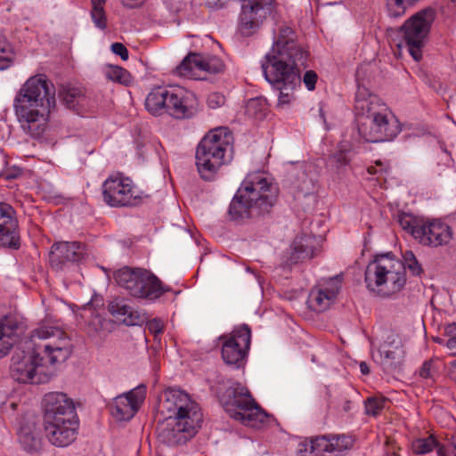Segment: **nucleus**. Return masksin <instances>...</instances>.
<instances>
[{
  "label": "nucleus",
  "mask_w": 456,
  "mask_h": 456,
  "mask_svg": "<svg viewBox=\"0 0 456 456\" xmlns=\"http://www.w3.org/2000/svg\"><path fill=\"white\" fill-rule=\"evenodd\" d=\"M71 353L70 338L61 329L41 326L24 342V349L15 351L11 376L20 383H45L54 374L53 366L64 362Z\"/></svg>",
  "instance_id": "obj_1"
},
{
  "label": "nucleus",
  "mask_w": 456,
  "mask_h": 456,
  "mask_svg": "<svg viewBox=\"0 0 456 456\" xmlns=\"http://www.w3.org/2000/svg\"><path fill=\"white\" fill-rule=\"evenodd\" d=\"M308 52L298 42L293 28L277 23L273 29V45L261 67L264 76L279 91V105L294 100V91L300 86V69L306 66Z\"/></svg>",
  "instance_id": "obj_2"
},
{
  "label": "nucleus",
  "mask_w": 456,
  "mask_h": 456,
  "mask_svg": "<svg viewBox=\"0 0 456 456\" xmlns=\"http://www.w3.org/2000/svg\"><path fill=\"white\" fill-rule=\"evenodd\" d=\"M55 108V88L43 74L27 79L13 99V109L22 130L35 138L45 134Z\"/></svg>",
  "instance_id": "obj_3"
},
{
  "label": "nucleus",
  "mask_w": 456,
  "mask_h": 456,
  "mask_svg": "<svg viewBox=\"0 0 456 456\" xmlns=\"http://www.w3.org/2000/svg\"><path fill=\"white\" fill-rule=\"evenodd\" d=\"M278 194L279 188L268 174L249 173L229 206V216L232 220L242 221L268 214L276 203Z\"/></svg>",
  "instance_id": "obj_4"
},
{
  "label": "nucleus",
  "mask_w": 456,
  "mask_h": 456,
  "mask_svg": "<svg viewBox=\"0 0 456 456\" xmlns=\"http://www.w3.org/2000/svg\"><path fill=\"white\" fill-rule=\"evenodd\" d=\"M146 110L155 116L164 113L176 119L191 118L200 110L196 94L178 86L153 88L145 99Z\"/></svg>",
  "instance_id": "obj_5"
},
{
  "label": "nucleus",
  "mask_w": 456,
  "mask_h": 456,
  "mask_svg": "<svg viewBox=\"0 0 456 456\" xmlns=\"http://www.w3.org/2000/svg\"><path fill=\"white\" fill-rule=\"evenodd\" d=\"M219 400L231 418L247 427L260 429L269 422L268 414L240 383L232 382L224 393L220 391Z\"/></svg>",
  "instance_id": "obj_6"
},
{
  "label": "nucleus",
  "mask_w": 456,
  "mask_h": 456,
  "mask_svg": "<svg viewBox=\"0 0 456 456\" xmlns=\"http://www.w3.org/2000/svg\"><path fill=\"white\" fill-rule=\"evenodd\" d=\"M367 288L380 297H390L400 291L406 283L404 265L389 254L377 256L365 271Z\"/></svg>",
  "instance_id": "obj_7"
},
{
  "label": "nucleus",
  "mask_w": 456,
  "mask_h": 456,
  "mask_svg": "<svg viewBox=\"0 0 456 456\" xmlns=\"http://www.w3.org/2000/svg\"><path fill=\"white\" fill-rule=\"evenodd\" d=\"M163 396L162 408L174 415L173 431L184 434V439L194 436L202 421L199 405L178 388H167Z\"/></svg>",
  "instance_id": "obj_8"
},
{
  "label": "nucleus",
  "mask_w": 456,
  "mask_h": 456,
  "mask_svg": "<svg viewBox=\"0 0 456 456\" xmlns=\"http://www.w3.org/2000/svg\"><path fill=\"white\" fill-rule=\"evenodd\" d=\"M436 18L433 8H426L412 15L403 26V36L411 56L419 61L432 23Z\"/></svg>",
  "instance_id": "obj_9"
},
{
  "label": "nucleus",
  "mask_w": 456,
  "mask_h": 456,
  "mask_svg": "<svg viewBox=\"0 0 456 456\" xmlns=\"http://www.w3.org/2000/svg\"><path fill=\"white\" fill-rule=\"evenodd\" d=\"M359 134L370 142H389L394 140L401 131L400 123L387 109L376 115L359 121Z\"/></svg>",
  "instance_id": "obj_10"
},
{
  "label": "nucleus",
  "mask_w": 456,
  "mask_h": 456,
  "mask_svg": "<svg viewBox=\"0 0 456 456\" xmlns=\"http://www.w3.org/2000/svg\"><path fill=\"white\" fill-rule=\"evenodd\" d=\"M103 201L114 208L133 207L141 202V192L120 173L110 175L102 185Z\"/></svg>",
  "instance_id": "obj_11"
},
{
  "label": "nucleus",
  "mask_w": 456,
  "mask_h": 456,
  "mask_svg": "<svg viewBox=\"0 0 456 456\" xmlns=\"http://www.w3.org/2000/svg\"><path fill=\"white\" fill-rule=\"evenodd\" d=\"M275 0H242L238 29L243 37L255 35L276 10Z\"/></svg>",
  "instance_id": "obj_12"
},
{
  "label": "nucleus",
  "mask_w": 456,
  "mask_h": 456,
  "mask_svg": "<svg viewBox=\"0 0 456 456\" xmlns=\"http://www.w3.org/2000/svg\"><path fill=\"white\" fill-rule=\"evenodd\" d=\"M224 340L222 357L228 365L239 368L244 362L250 347L251 330L247 324L237 326L229 335L220 338Z\"/></svg>",
  "instance_id": "obj_13"
},
{
  "label": "nucleus",
  "mask_w": 456,
  "mask_h": 456,
  "mask_svg": "<svg viewBox=\"0 0 456 456\" xmlns=\"http://www.w3.org/2000/svg\"><path fill=\"white\" fill-rule=\"evenodd\" d=\"M224 70V63L221 58L214 55L190 53L177 67L178 73L191 79H205L200 73L216 74Z\"/></svg>",
  "instance_id": "obj_14"
},
{
  "label": "nucleus",
  "mask_w": 456,
  "mask_h": 456,
  "mask_svg": "<svg viewBox=\"0 0 456 456\" xmlns=\"http://www.w3.org/2000/svg\"><path fill=\"white\" fill-rule=\"evenodd\" d=\"M44 423L77 418L73 400L62 392H50L43 401Z\"/></svg>",
  "instance_id": "obj_15"
},
{
  "label": "nucleus",
  "mask_w": 456,
  "mask_h": 456,
  "mask_svg": "<svg viewBox=\"0 0 456 456\" xmlns=\"http://www.w3.org/2000/svg\"><path fill=\"white\" fill-rule=\"evenodd\" d=\"M342 278L336 275L320 281L310 291L307 304L314 312H323L336 301L341 289Z\"/></svg>",
  "instance_id": "obj_16"
},
{
  "label": "nucleus",
  "mask_w": 456,
  "mask_h": 456,
  "mask_svg": "<svg viewBox=\"0 0 456 456\" xmlns=\"http://www.w3.org/2000/svg\"><path fill=\"white\" fill-rule=\"evenodd\" d=\"M415 233L420 244L432 248L446 246L453 237L452 227L440 219L424 220L420 231Z\"/></svg>",
  "instance_id": "obj_17"
},
{
  "label": "nucleus",
  "mask_w": 456,
  "mask_h": 456,
  "mask_svg": "<svg viewBox=\"0 0 456 456\" xmlns=\"http://www.w3.org/2000/svg\"><path fill=\"white\" fill-rule=\"evenodd\" d=\"M146 396V387L139 385L127 393L118 395L111 406V413L118 420H129L139 410Z\"/></svg>",
  "instance_id": "obj_18"
},
{
  "label": "nucleus",
  "mask_w": 456,
  "mask_h": 456,
  "mask_svg": "<svg viewBox=\"0 0 456 456\" xmlns=\"http://www.w3.org/2000/svg\"><path fill=\"white\" fill-rule=\"evenodd\" d=\"M45 433L51 444L63 448L70 445L77 438L78 419H67L44 423Z\"/></svg>",
  "instance_id": "obj_19"
},
{
  "label": "nucleus",
  "mask_w": 456,
  "mask_h": 456,
  "mask_svg": "<svg viewBox=\"0 0 456 456\" xmlns=\"http://www.w3.org/2000/svg\"><path fill=\"white\" fill-rule=\"evenodd\" d=\"M375 344L371 342V355L375 362L382 365L386 371L395 370L403 362L404 350L399 339L394 336L387 340L375 351Z\"/></svg>",
  "instance_id": "obj_20"
},
{
  "label": "nucleus",
  "mask_w": 456,
  "mask_h": 456,
  "mask_svg": "<svg viewBox=\"0 0 456 456\" xmlns=\"http://www.w3.org/2000/svg\"><path fill=\"white\" fill-rule=\"evenodd\" d=\"M83 256V248L77 242L61 241L54 243L49 253V264L55 271H62L77 262Z\"/></svg>",
  "instance_id": "obj_21"
},
{
  "label": "nucleus",
  "mask_w": 456,
  "mask_h": 456,
  "mask_svg": "<svg viewBox=\"0 0 456 456\" xmlns=\"http://www.w3.org/2000/svg\"><path fill=\"white\" fill-rule=\"evenodd\" d=\"M0 247L18 248L20 236L15 211L7 203H0Z\"/></svg>",
  "instance_id": "obj_22"
},
{
  "label": "nucleus",
  "mask_w": 456,
  "mask_h": 456,
  "mask_svg": "<svg viewBox=\"0 0 456 456\" xmlns=\"http://www.w3.org/2000/svg\"><path fill=\"white\" fill-rule=\"evenodd\" d=\"M232 134L226 128L219 127L206 134L199 145L230 161L232 158Z\"/></svg>",
  "instance_id": "obj_23"
},
{
  "label": "nucleus",
  "mask_w": 456,
  "mask_h": 456,
  "mask_svg": "<svg viewBox=\"0 0 456 456\" xmlns=\"http://www.w3.org/2000/svg\"><path fill=\"white\" fill-rule=\"evenodd\" d=\"M387 105L376 94H370L365 87H358L355 95L354 110L359 121L365 120L379 111H386Z\"/></svg>",
  "instance_id": "obj_24"
},
{
  "label": "nucleus",
  "mask_w": 456,
  "mask_h": 456,
  "mask_svg": "<svg viewBox=\"0 0 456 456\" xmlns=\"http://www.w3.org/2000/svg\"><path fill=\"white\" fill-rule=\"evenodd\" d=\"M227 162L229 160L226 159L198 145L196 150V166L202 179L206 181L213 180L218 169Z\"/></svg>",
  "instance_id": "obj_25"
},
{
  "label": "nucleus",
  "mask_w": 456,
  "mask_h": 456,
  "mask_svg": "<svg viewBox=\"0 0 456 456\" xmlns=\"http://www.w3.org/2000/svg\"><path fill=\"white\" fill-rule=\"evenodd\" d=\"M319 249V240L314 235L302 234L297 236L291 244L289 264L311 259Z\"/></svg>",
  "instance_id": "obj_26"
},
{
  "label": "nucleus",
  "mask_w": 456,
  "mask_h": 456,
  "mask_svg": "<svg viewBox=\"0 0 456 456\" xmlns=\"http://www.w3.org/2000/svg\"><path fill=\"white\" fill-rule=\"evenodd\" d=\"M18 440L22 450L28 453L37 454L42 451L40 430L34 423L26 424L20 428Z\"/></svg>",
  "instance_id": "obj_27"
},
{
  "label": "nucleus",
  "mask_w": 456,
  "mask_h": 456,
  "mask_svg": "<svg viewBox=\"0 0 456 456\" xmlns=\"http://www.w3.org/2000/svg\"><path fill=\"white\" fill-rule=\"evenodd\" d=\"M144 269L124 267L116 271L113 278L117 284L124 289L131 297H134L139 291V283Z\"/></svg>",
  "instance_id": "obj_28"
},
{
  "label": "nucleus",
  "mask_w": 456,
  "mask_h": 456,
  "mask_svg": "<svg viewBox=\"0 0 456 456\" xmlns=\"http://www.w3.org/2000/svg\"><path fill=\"white\" fill-rule=\"evenodd\" d=\"M139 283V291L135 298L146 299L154 302L163 296L166 289L163 288L160 281L151 272L144 269Z\"/></svg>",
  "instance_id": "obj_29"
},
{
  "label": "nucleus",
  "mask_w": 456,
  "mask_h": 456,
  "mask_svg": "<svg viewBox=\"0 0 456 456\" xmlns=\"http://www.w3.org/2000/svg\"><path fill=\"white\" fill-rule=\"evenodd\" d=\"M108 310L112 316L128 326L136 325L141 321L138 312L134 311L124 298H115L110 301L108 305Z\"/></svg>",
  "instance_id": "obj_30"
},
{
  "label": "nucleus",
  "mask_w": 456,
  "mask_h": 456,
  "mask_svg": "<svg viewBox=\"0 0 456 456\" xmlns=\"http://www.w3.org/2000/svg\"><path fill=\"white\" fill-rule=\"evenodd\" d=\"M18 323L12 318L0 320V358L6 355L15 342Z\"/></svg>",
  "instance_id": "obj_31"
},
{
  "label": "nucleus",
  "mask_w": 456,
  "mask_h": 456,
  "mask_svg": "<svg viewBox=\"0 0 456 456\" xmlns=\"http://www.w3.org/2000/svg\"><path fill=\"white\" fill-rule=\"evenodd\" d=\"M414 453L422 455L436 450L437 456H448L445 447L441 444L434 435L418 438L411 443Z\"/></svg>",
  "instance_id": "obj_32"
},
{
  "label": "nucleus",
  "mask_w": 456,
  "mask_h": 456,
  "mask_svg": "<svg viewBox=\"0 0 456 456\" xmlns=\"http://www.w3.org/2000/svg\"><path fill=\"white\" fill-rule=\"evenodd\" d=\"M59 94L63 103L69 109H75L80 102L86 99L83 91L75 87L62 88Z\"/></svg>",
  "instance_id": "obj_33"
},
{
  "label": "nucleus",
  "mask_w": 456,
  "mask_h": 456,
  "mask_svg": "<svg viewBox=\"0 0 456 456\" xmlns=\"http://www.w3.org/2000/svg\"><path fill=\"white\" fill-rule=\"evenodd\" d=\"M107 0H92L91 18L94 26L100 29L107 28V17L104 5Z\"/></svg>",
  "instance_id": "obj_34"
},
{
  "label": "nucleus",
  "mask_w": 456,
  "mask_h": 456,
  "mask_svg": "<svg viewBox=\"0 0 456 456\" xmlns=\"http://www.w3.org/2000/svg\"><path fill=\"white\" fill-rule=\"evenodd\" d=\"M424 220L418 219L411 214L403 213L398 217L400 226L409 232L416 240V231H420Z\"/></svg>",
  "instance_id": "obj_35"
},
{
  "label": "nucleus",
  "mask_w": 456,
  "mask_h": 456,
  "mask_svg": "<svg viewBox=\"0 0 456 456\" xmlns=\"http://www.w3.org/2000/svg\"><path fill=\"white\" fill-rule=\"evenodd\" d=\"M330 453L341 452L353 447L354 440L346 435L329 436Z\"/></svg>",
  "instance_id": "obj_36"
},
{
  "label": "nucleus",
  "mask_w": 456,
  "mask_h": 456,
  "mask_svg": "<svg viewBox=\"0 0 456 456\" xmlns=\"http://www.w3.org/2000/svg\"><path fill=\"white\" fill-rule=\"evenodd\" d=\"M106 77L110 80L126 86L132 82V77L130 73L119 66H110L106 70Z\"/></svg>",
  "instance_id": "obj_37"
},
{
  "label": "nucleus",
  "mask_w": 456,
  "mask_h": 456,
  "mask_svg": "<svg viewBox=\"0 0 456 456\" xmlns=\"http://www.w3.org/2000/svg\"><path fill=\"white\" fill-rule=\"evenodd\" d=\"M388 400L384 396H371L365 401V413L376 417L380 414Z\"/></svg>",
  "instance_id": "obj_38"
},
{
  "label": "nucleus",
  "mask_w": 456,
  "mask_h": 456,
  "mask_svg": "<svg viewBox=\"0 0 456 456\" xmlns=\"http://www.w3.org/2000/svg\"><path fill=\"white\" fill-rule=\"evenodd\" d=\"M13 55L11 45L6 39L0 38V69H5L10 67Z\"/></svg>",
  "instance_id": "obj_39"
},
{
  "label": "nucleus",
  "mask_w": 456,
  "mask_h": 456,
  "mask_svg": "<svg viewBox=\"0 0 456 456\" xmlns=\"http://www.w3.org/2000/svg\"><path fill=\"white\" fill-rule=\"evenodd\" d=\"M404 265V270L407 268L413 275H420L423 272V269L420 264L418 262L415 255L411 250H406L403 254Z\"/></svg>",
  "instance_id": "obj_40"
},
{
  "label": "nucleus",
  "mask_w": 456,
  "mask_h": 456,
  "mask_svg": "<svg viewBox=\"0 0 456 456\" xmlns=\"http://www.w3.org/2000/svg\"><path fill=\"white\" fill-rule=\"evenodd\" d=\"M350 161V151L346 148H340L330 159V164L334 165L337 168L346 166Z\"/></svg>",
  "instance_id": "obj_41"
},
{
  "label": "nucleus",
  "mask_w": 456,
  "mask_h": 456,
  "mask_svg": "<svg viewBox=\"0 0 456 456\" xmlns=\"http://www.w3.org/2000/svg\"><path fill=\"white\" fill-rule=\"evenodd\" d=\"M444 335L447 337L445 346L452 354L456 355V322L445 326Z\"/></svg>",
  "instance_id": "obj_42"
},
{
  "label": "nucleus",
  "mask_w": 456,
  "mask_h": 456,
  "mask_svg": "<svg viewBox=\"0 0 456 456\" xmlns=\"http://www.w3.org/2000/svg\"><path fill=\"white\" fill-rule=\"evenodd\" d=\"M312 441L316 456H320L324 452L330 453L329 436H317L315 438H312Z\"/></svg>",
  "instance_id": "obj_43"
},
{
  "label": "nucleus",
  "mask_w": 456,
  "mask_h": 456,
  "mask_svg": "<svg viewBox=\"0 0 456 456\" xmlns=\"http://www.w3.org/2000/svg\"><path fill=\"white\" fill-rule=\"evenodd\" d=\"M225 102V97L217 92H214L208 94L207 99L208 106L210 109H217L223 106Z\"/></svg>",
  "instance_id": "obj_44"
},
{
  "label": "nucleus",
  "mask_w": 456,
  "mask_h": 456,
  "mask_svg": "<svg viewBox=\"0 0 456 456\" xmlns=\"http://www.w3.org/2000/svg\"><path fill=\"white\" fill-rule=\"evenodd\" d=\"M297 454L298 456H316L312 438L298 444Z\"/></svg>",
  "instance_id": "obj_45"
},
{
  "label": "nucleus",
  "mask_w": 456,
  "mask_h": 456,
  "mask_svg": "<svg viewBox=\"0 0 456 456\" xmlns=\"http://www.w3.org/2000/svg\"><path fill=\"white\" fill-rule=\"evenodd\" d=\"M146 328L155 336V338H157L164 330V323L160 319L154 318L147 322Z\"/></svg>",
  "instance_id": "obj_46"
},
{
  "label": "nucleus",
  "mask_w": 456,
  "mask_h": 456,
  "mask_svg": "<svg viewBox=\"0 0 456 456\" xmlns=\"http://www.w3.org/2000/svg\"><path fill=\"white\" fill-rule=\"evenodd\" d=\"M318 79V76L314 70H307L303 77V83L309 91H313L315 88V85Z\"/></svg>",
  "instance_id": "obj_47"
},
{
  "label": "nucleus",
  "mask_w": 456,
  "mask_h": 456,
  "mask_svg": "<svg viewBox=\"0 0 456 456\" xmlns=\"http://www.w3.org/2000/svg\"><path fill=\"white\" fill-rule=\"evenodd\" d=\"M110 49L112 51L113 53H115L116 55H118L120 56V58L123 60V61H126L129 57L128 55V50L126 49V47L121 44V43H113L111 45H110Z\"/></svg>",
  "instance_id": "obj_48"
},
{
  "label": "nucleus",
  "mask_w": 456,
  "mask_h": 456,
  "mask_svg": "<svg viewBox=\"0 0 456 456\" xmlns=\"http://www.w3.org/2000/svg\"><path fill=\"white\" fill-rule=\"evenodd\" d=\"M388 166L381 160H377L375 166L368 167V173L370 175H382L387 172Z\"/></svg>",
  "instance_id": "obj_49"
},
{
  "label": "nucleus",
  "mask_w": 456,
  "mask_h": 456,
  "mask_svg": "<svg viewBox=\"0 0 456 456\" xmlns=\"http://www.w3.org/2000/svg\"><path fill=\"white\" fill-rule=\"evenodd\" d=\"M433 372V363L430 361L425 362L419 369V376L423 379L432 378Z\"/></svg>",
  "instance_id": "obj_50"
},
{
  "label": "nucleus",
  "mask_w": 456,
  "mask_h": 456,
  "mask_svg": "<svg viewBox=\"0 0 456 456\" xmlns=\"http://www.w3.org/2000/svg\"><path fill=\"white\" fill-rule=\"evenodd\" d=\"M227 0H208L207 4L210 8H221L225 4Z\"/></svg>",
  "instance_id": "obj_51"
},
{
  "label": "nucleus",
  "mask_w": 456,
  "mask_h": 456,
  "mask_svg": "<svg viewBox=\"0 0 456 456\" xmlns=\"http://www.w3.org/2000/svg\"><path fill=\"white\" fill-rule=\"evenodd\" d=\"M448 375L451 379L456 380V360L449 363Z\"/></svg>",
  "instance_id": "obj_52"
},
{
  "label": "nucleus",
  "mask_w": 456,
  "mask_h": 456,
  "mask_svg": "<svg viewBox=\"0 0 456 456\" xmlns=\"http://www.w3.org/2000/svg\"><path fill=\"white\" fill-rule=\"evenodd\" d=\"M360 370L363 375H368L370 373L369 365L365 362H360Z\"/></svg>",
  "instance_id": "obj_53"
},
{
  "label": "nucleus",
  "mask_w": 456,
  "mask_h": 456,
  "mask_svg": "<svg viewBox=\"0 0 456 456\" xmlns=\"http://www.w3.org/2000/svg\"><path fill=\"white\" fill-rule=\"evenodd\" d=\"M258 103H259V101L257 99L249 100L248 106H247L248 111L249 112L252 109H255Z\"/></svg>",
  "instance_id": "obj_54"
},
{
  "label": "nucleus",
  "mask_w": 456,
  "mask_h": 456,
  "mask_svg": "<svg viewBox=\"0 0 456 456\" xmlns=\"http://www.w3.org/2000/svg\"><path fill=\"white\" fill-rule=\"evenodd\" d=\"M433 340L439 344V345H442V346H445V343H446V340L442 338H439V337H436L433 338Z\"/></svg>",
  "instance_id": "obj_55"
},
{
  "label": "nucleus",
  "mask_w": 456,
  "mask_h": 456,
  "mask_svg": "<svg viewBox=\"0 0 456 456\" xmlns=\"http://www.w3.org/2000/svg\"><path fill=\"white\" fill-rule=\"evenodd\" d=\"M351 403H352L351 401H346L345 402V404L343 406V409H344L345 411H349L351 410V408H352L351 407Z\"/></svg>",
  "instance_id": "obj_56"
},
{
  "label": "nucleus",
  "mask_w": 456,
  "mask_h": 456,
  "mask_svg": "<svg viewBox=\"0 0 456 456\" xmlns=\"http://www.w3.org/2000/svg\"><path fill=\"white\" fill-rule=\"evenodd\" d=\"M387 456H399V455L394 452V453L389 454V455H387Z\"/></svg>",
  "instance_id": "obj_57"
},
{
  "label": "nucleus",
  "mask_w": 456,
  "mask_h": 456,
  "mask_svg": "<svg viewBox=\"0 0 456 456\" xmlns=\"http://www.w3.org/2000/svg\"><path fill=\"white\" fill-rule=\"evenodd\" d=\"M453 446H454V448H455V450H456V440H455V441H454V443H453Z\"/></svg>",
  "instance_id": "obj_58"
},
{
  "label": "nucleus",
  "mask_w": 456,
  "mask_h": 456,
  "mask_svg": "<svg viewBox=\"0 0 456 456\" xmlns=\"http://www.w3.org/2000/svg\"><path fill=\"white\" fill-rule=\"evenodd\" d=\"M452 3L456 4V0H452Z\"/></svg>",
  "instance_id": "obj_59"
},
{
  "label": "nucleus",
  "mask_w": 456,
  "mask_h": 456,
  "mask_svg": "<svg viewBox=\"0 0 456 456\" xmlns=\"http://www.w3.org/2000/svg\"><path fill=\"white\" fill-rule=\"evenodd\" d=\"M455 456H456V454H455Z\"/></svg>",
  "instance_id": "obj_60"
}]
</instances>
